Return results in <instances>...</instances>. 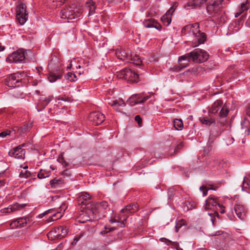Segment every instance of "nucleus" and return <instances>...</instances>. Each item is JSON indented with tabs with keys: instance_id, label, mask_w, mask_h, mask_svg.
I'll return each mask as SVG.
<instances>
[{
	"instance_id": "1",
	"label": "nucleus",
	"mask_w": 250,
	"mask_h": 250,
	"mask_svg": "<svg viewBox=\"0 0 250 250\" xmlns=\"http://www.w3.org/2000/svg\"><path fill=\"white\" fill-rule=\"evenodd\" d=\"M208 53L199 48H197L192 52L187 53L179 58V70L185 68L188 64V62L192 61L196 63H202L208 60Z\"/></svg>"
},
{
	"instance_id": "2",
	"label": "nucleus",
	"mask_w": 250,
	"mask_h": 250,
	"mask_svg": "<svg viewBox=\"0 0 250 250\" xmlns=\"http://www.w3.org/2000/svg\"><path fill=\"white\" fill-rule=\"evenodd\" d=\"M184 34H188L192 35L193 39L192 41L193 47H195L200 44L204 43L206 40V36L204 33L199 30L198 23L188 24L184 27L182 30Z\"/></svg>"
},
{
	"instance_id": "3",
	"label": "nucleus",
	"mask_w": 250,
	"mask_h": 250,
	"mask_svg": "<svg viewBox=\"0 0 250 250\" xmlns=\"http://www.w3.org/2000/svg\"><path fill=\"white\" fill-rule=\"evenodd\" d=\"M225 205L223 204L221 199H217L213 196H209L205 201L204 205V208L205 210H210L214 212L213 214L215 216L218 215V211L223 214L225 212V208L226 207V203Z\"/></svg>"
},
{
	"instance_id": "4",
	"label": "nucleus",
	"mask_w": 250,
	"mask_h": 250,
	"mask_svg": "<svg viewBox=\"0 0 250 250\" xmlns=\"http://www.w3.org/2000/svg\"><path fill=\"white\" fill-rule=\"evenodd\" d=\"M81 11L76 10L74 5H67L61 10L60 13V17L62 19L71 20L79 17Z\"/></svg>"
},
{
	"instance_id": "5",
	"label": "nucleus",
	"mask_w": 250,
	"mask_h": 250,
	"mask_svg": "<svg viewBox=\"0 0 250 250\" xmlns=\"http://www.w3.org/2000/svg\"><path fill=\"white\" fill-rule=\"evenodd\" d=\"M34 222L33 217L31 215H28L18 218L12 221L10 223V226L11 229L28 228L32 226Z\"/></svg>"
},
{
	"instance_id": "6",
	"label": "nucleus",
	"mask_w": 250,
	"mask_h": 250,
	"mask_svg": "<svg viewBox=\"0 0 250 250\" xmlns=\"http://www.w3.org/2000/svg\"><path fill=\"white\" fill-rule=\"evenodd\" d=\"M24 76V73L18 72L14 73L5 79V84L11 87L19 86L23 81L22 78Z\"/></svg>"
},
{
	"instance_id": "7",
	"label": "nucleus",
	"mask_w": 250,
	"mask_h": 250,
	"mask_svg": "<svg viewBox=\"0 0 250 250\" xmlns=\"http://www.w3.org/2000/svg\"><path fill=\"white\" fill-rule=\"evenodd\" d=\"M68 234V229L66 227L61 226L55 228L50 231L47 234L48 237L50 239H61L65 237Z\"/></svg>"
},
{
	"instance_id": "8",
	"label": "nucleus",
	"mask_w": 250,
	"mask_h": 250,
	"mask_svg": "<svg viewBox=\"0 0 250 250\" xmlns=\"http://www.w3.org/2000/svg\"><path fill=\"white\" fill-rule=\"evenodd\" d=\"M16 17L19 23L23 25L28 19V13L26 6L24 4L20 3L16 9Z\"/></svg>"
},
{
	"instance_id": "9",
	"label": "nucleus",
	"mask_w": 250,
	"mask_h": 250,
	"mask_svg": "<svg viewBox=\"0 0 250 250\" xmlns=\"http://www.w3.org/2000/svg\"><path fill=\"white\" fill-rule=\"evenodd\" d=\"M223 0H208V4L207 7L208 13L213 17L219 15L220 12L219 5Z\"/></svg>"
},
{
	"instance_id": "10",
	"label": "nucleus",
	"mask_w": 250,
	"mask_h": 250,
	"mask_svg": "<svg viewBox=\"0 0 250 250\" xmlns=\"http://www.w3.org/2000/svg\"><path fill=\"white\" fill-rule=\"evenodd\" d=\"M25 58L24 52L22 49H19L9 55L6 58V62L10 63L21 62Z\"/></svg>"
},
{
	"instance_id": "11",
	"label": "nucleus",
	"mask_w": 250,
	"mask_h": 250,
	"mask_svg": "<svg viewBox=\"0 0 250 250\" xmlns=\"http://www.w3.org/2000/svg\"><path fill=\"white\" fill-rule=\"evenodd\" d=\"M105 117L102 113L95 111L91 113L89 116V119L95 125H98L103 122L104 120Z\"/></svg>"
},
{
	"instance_id": "12",
	"label": "nucleus",
	"mask_w": 250,
	"mask_h": 250,
	"mask_svg": "<svg viewBox=\"0 0 250 250\" xmlns=\"http://www.w3.org/2000/svg\"><path fill=\"white\" fill-rule=\"evenodd\" d=\"M24 145H20L13 149H11L9 152V156L13 157L16 159L23 158L25 155V150L22 148V146Z\"/></svg>"
},
{
	"instance_id": "13",
	"label": "nucleus",
	"mask_w": 250,
	"mask_h": 250,
	"mask_svg": "<svg viewBox=\"0 0 250 250\" xmlns=\"http://www.w3.org/2000/svg\"><path fill=\"white\" fill-rule=\"evenodd\" d=\"M26 206V204H19L18 203H15L10 205L6 208L2 209L1 210V212L3 213H10L18 210H20Z\"/></svg>"
},
{
	"instance_id": "14",
	"label": "nucleus",
	"mask_w": 250,
	"mask_h": 250,
	"mask_svg": "<svg viewBox=\"0 0 250 250\" xmlns=\"http://www.w3.org/2000/svg\"><path fill=\"white\" fill-rule=\"evenodd\" d=\"M91 213H93V212H91L90 210L85 209L84 211H81L78 216L77 221L84 223L89 221L90 219V215Z\"/></svg>"
},
{
	"instance_id": "15",
	"label": "nucleus",
	"mask_w": 250,
	"mask_h": 250,
	"mask_svg": "<svg viewBox=\"0 0 250 250\" xmlns=\"http://www.w3.org/2000/svg\"><path fill=\"white\" fill-rule=\"evenodd\" d=\"M117 58L123 61V62H130L131 57L130 53L127 52L125 50H117L116 53Z\"/></svg>"
},
{
	"instance_id": "16",
	"label": "nucleus",
	"mask_w": 250,
	"mask_h": 250,
	"mask_svg": "<svg viewBox=\"0 0 250 250\" xmlns=\"http://www.w3.org/2000/svg\"><path fill=\"white\" fill-rule=\"evenodd\" d=\"M97 208L98 210V213L101 214L104 217L105 216L106 213L109 211L108 208V204L106 201H102L97 204Z\"/></svg>"
},
{
	"instance_id": "17",
	"label": "nucleus",
	"mask_w": 250,
	"mask_h": 250,
	"mask_svg": "<svg viewBox=\"0 0 250 250\" xmlns=\"http://www.w3.org/2000/svg\"><path fill=\"white\" fill-rule=\"evenodd\" d=\"M234 210L237 217L241 220L245 218L246 213V210L245 207L242 205H236L234 207Z\"/></svg>"
},
{
	"instance_id": "18",
	"label": "nucleus",
	"mask_w": 250,
	"mask_h": 250,
	"mask_svg": "<svg viewBox=\"0 0 250 250\" xmlns=\"http://www.w3.org/2000/svg\"><path fill=\"white\" fill-rule=\"evenodd\" d=\"M172 9V8H170L166 13L161 17L162 22L166 26H168L171 22V16L174 12V9L171 12Z\"/></svg>"
},
{
	"instance_id": "19",
	"label": "nucleus",
	"mask_w": 250,
	"mask_h": 250,
	"mask_svg": "<svg viewBox=\"0 0 250 250\" xmlns=\"http://www.w3.org/2000/svg\"><path fill=\"white\" fill-rule=\"evenodd\" d=\"M77 199L79 204L86 205L91 199V196L87 192H82L79 194Z\"/></svg>"
},
{
	"instance_id": "20",
	"label": "nucleus",
	"mask_w": 250,
	"mask_h": 250,
	"mask_svg": "<svg viewBox=\"0 0 250 250\" xmlns=\"http://www.w3.org/2000/svg\"><path fill=\"white\" fill-rule=\"evenodd\" d=\"M139 208L137 204H130L127 205L124 208L121 210L122 213H132L136 212Z\"/></svg>"
},
{
	"instance_id": "21",
	"label": "nucleus",
	"mask_w": 250,
	"mask_h": 250,
	"mask_svg": "<svg viewBox=\"0 0 250 250\" xmlns=\"http://www.w3.org/2000/svg\"><path fill=\"white\" fill-rule=\"evenodd\" d=\"M241 126L242 132L245 135H249L250 134V123L247 120L244 119L241 122Z\"/></svg>"
},
{
	"instance_id": "22",
	"label": "nucleus",
	"mask_w": 250,
	"mask_h": 250,
	"mask_svg": "<svg viewBox=\"0 0 250 250\" xmlns=\"http://www.w3.org/2000/svg\"><path fill=\"white\" fill-rule=\"evenodd\" d=\"M223 102L221 100H217L215 101L209 109L210 113L215 114L222 107Z\"/></svg>"
},
{
	"instance_id": "23",
	"label": "nucleus",
	"mask_w": 250,
	"mask_h": 250,
	"mask_svg": "<svg viewBox=\"0 0 250 250\" xmlns=\"http://www.w3.org/2000/svg\"><path fill=\"white\" fill-rule=\"evenodd\" d=\"M154 96V94L153 93H149L148 95L144 97L141 100H138L137 101H135L134 104H131L132 102L133 101V100H134L133 98H130L129 102H130V104L132 105L136 104H142Z\"/></svg>"
},
{
	"instance_id": "24",
	"label": "nucleus",
	"mask_w": 250,
	"mask_h": 250,
	"mask_svg": "<svg viewBox=\"0 0 250 250\" xmlns=\"http://www.w3.org/2000/svg\"><path fill=\"white\" fill-rule=\"evenodd\" d=\"M130 55L131 57L130 62H128L133 63L138 65L142 64V61L138 55L132 54L131 52L130 53Z\"/></svg>"
},
{
	"instance_id": "25",
	"label": "nucleus",
	"mask_w": 250,
	"mask_h": 250,
	"mask_svg": "<svg viewBox=\"0 0 250 250\" xmlns=\"http://www.w3.org/2000/svg\"><path fill=\"white\" fill-rule=\"evenodd\" d=\"M85 7L89 11V15L93 14L95 12V3L92 0H89L85 3Z\"/></svg>"
},
{
	"instance_id": "26",
	"label": "nucleus",
	"mask_w": 250,
	"mask_h": 250,
	"mask_svg": "<svg viewBox=\"0 0 250 250\" xmlns=\"http://www.w3.org/2000/svg\"><path fill=\"white\" fill-rule=\"evenodd\" d=\"M52 96H49L47 98L44 97H41L40 98V105L42 106V108H44L48 103L52 100Z\"/></svg>"
},
{
	"instance_id": "27",
	"label": "nucleus",
	"mask_w": 250,
	"mask_h": 250,
	"mask_svg": "<svg viewBox=\"0 0 250 250\" xmlns=\"http://www.w3.org/2000/svg\"><path fill=\"white\" fill-rule=\"evenodd\" d=\"M108 104L112 106L116 107L117 106H125V103L122 99H119L118 100H108Z\"/></svg>"
},
{
	"instance_id": "28",
	"label": "nucleus",
	"mask_w": 250,
	"mask_h": 250,
	"mask_svg": "<svg viewBox=\"0 0 250 250\" xmlns=\"http://www.w3.org/2000/svg\"><path fill=\"white\" fill-rule=\"evenodd\" d=\"M139 81V76L138 74L131 70V74L129 76L128 82L130 83H137Z\"/></svg>"
},
{
	"instance_id": "29",
	"label": "nucleus",
	"mask_w": 250,
	"mask_h": 250,
	"mask_svg": "<svg viewBox=\"0 0 250 250\" xmlns=\"http://www.w3.org/2000/svg\"><path fill=\"white\" fill-rule=\"evenodd\" d=\"M160 240L162 242H164V240H165L166 243L167 245H170L172 247L175 248L177 249V250H183L182 248L179 247V244L177 242H172L170 240L163 238H161Z\"/></svg>"
},
{
	"instance_id": "30",
	"label": "nucleus",
	"mask_w": 250,
	"mask_h": 250,
	"mask_svg": "<svg viewBox=\"0 0 250 250\" xmlns=\"http://www.w3.org/2000/svg\"><path fill=\"white\" fill-rule=\"evenodd\" d=\"M221 134V132L217 130L216 127L212 128L210 131L209 140H212L216 138Z\"/></svg>"
},
{
	"instance_id": "31",
	"label": "nucleus",
	"mask_w": 250,
	"mask_h": 250,
	"mask_svg": "<svg viewBox=\"0 0 250 250\" xmlns=\"http://www.w3.org/2000/svg\"><path fill=\"white\" fill-rule=\"evenodd\" d=\"M184 211H187L188 210L192 209L195 208V205L194 203H191L188 201H186L183 204L182 206Z\"/></svg>"
},
{
	"instance_id": "32",
	"label": "nucleus",
	"mask_w": 250,
	"mask_h": 250,
	"mask_svg": "<svg viewBox=\"0 0 250 250\" xmlns=\"http://www.w3.org/2000/svg\"><path fill=\"white\" fill-rule=\"evenodd\" d=\"M62 212L61 211H57L56 213H54L53 215L50 217L47 220V222H51L56 220L58 219L61 218L62 217Z\"/></svg>"
},
{
	"instance_id": "33",
	"label": "nucleus",
	"mask_w": 250,
	"mask_h": 250,
	"mask_svg": "<svg viewBox=\"0 0 250 250\" xmlns=\"http://www.w3.org/2000/svg\"><path fill=\"white\" fill-rule=\"evenodd\" d=\"M173 123L176 129L181 130L183 128V123L181 119H175Z\"/></svg>"
},
{
	"instance_id": "34",
	"label": "nucleus",
	"mask_w": 250,
	"mask_h": 250,
	"mask_svg": "<svg viewBox=\"0 0 250 250\" xmlns=\"http://www.w3.org/2000/svg\"><path fill=\"white\" fill-rule=\"evenodd\" d=\"M48 2H52V6L56 8L63 4L66 0H47Z\"/></svg>"
},
{
	"instance_id": "35",
	"label": "nucleus",
	"mask_w": 250,
	"mask_h": 250,
	"mask_svg": "<svg viewBox=\"0 0 250 250\" xmlns=\"http://www.w3.org/2000/svg\"><path fill=\"white\" fill-rule=\"evenodd\" d=\"M50 172L46 170L41 169L38 174V177L40 179H43L49 177Z\"/></svg>"
},
{
	"instance_id": "36",
	"label": "nucleus",
	"mask_w": 250,
	"mask_h": 250,
	"mask_svg": "<svg viewBox=\"0 0 250 250\" xmlns=\"http://www.w3.org/2000/svg\"><path fill=\"white\" fill-rule=\"evenodd\" d=\"M154 22H155V20L148 19L144 21V25L146 28H153Z\"/></svg>"
},
{
	"instance_id": "37",
	"label": "nucleus",
	"mask_w": 250,
	"mask_h": 250,
	"mask_svg": "<svg viewBox=\"0 0 250 250\" xmlns=\"http://www.w3.org/2000/svg\"><path fill=\"white\" fill-rule=\"evenodd\" d=\"M200 121L203 124L210 125L214 122V121L212 119H208L207 117H204L200 119Z\"/></svg>"
},
{
	"instance_id": "38",
	"label": "nucleus",
	"mask_w": 250,
	"mask_h": 250,
	"mask_svg": "<svg viewBox=\"0 0 250 250\" xmlns=\"http://www.w3.org/2000/svg\"><path fill=\"white\" fill-rule=\"evenodd\" d=\"M229 110L226 105L222 107L220 112V116L221 117H226L228 114Z\"/></svg>"
},
{
	"instance_id": "39",
	"label": "nucleus",
	"mask_w": 250,
	"mask_h": 250,
	"mask_svg": "<svg viewBox=\"0 0 250 250\" xmlns=\"http://www.w3.org/2000/svg\"><path fill=\"white\" fill-rule=\"evenodd\" d=\"M243 185L242 188H247V186L250 188V174L244 178Z\"/></svg>"
},
{
	"instance_id": "40",
	"label": "nucleus",
	"mask_w": 250,
	"mask_h": 250,
	"mask_svg": "<svg viewBox=\"0 0 250 250\" xmlns=\"http://www.w3.org/2000/svg\"><path fill=\"white\" fill-rule=\"evenodd\" d=\"M125 73H126V68L117 72L116 73V76L119 79L125 80Z\"/></svg>"
},
{
	"instance_id": "41",
	"label": "nucleus",
	"mask_w": 250,
	"mask_h": 250,
	"mask_svg": "<svg viewBox=\"0 0 250 250\" xmlns=\"http://www.w3.org/2000/svg\"><path fill=\"white\" fill-rule=\"evenodd\" d=\"M30 172L28 171L25 167H24L20 173V176L21 178H27L30 176Z\"/></svg>"
},
{
	"instance_id": "42",
	"label": "nucleus",
	"mask_w": 250,
	"mask_h": 250,
	"mask_svg": "<svg viewBox=\"0 0 250 250\" xmlns=\"http://www.w3.org/2000/svg\"><path fill=\"white\" fill-rule=\"evenodd\" d=\"M249 8V5L248 1L247 0L245 2L241 4V6L239 10H240V11H242V13L243 12L247 11Z\"/></svg>"
},
{
	"instance_id": "43",
	"label": "nucleus",
	"mask_w": 250,
	"mask_h": 250,
	"mask_svg": "<svg viewBox=\"0 0 250 250\" xmlns=\"http://www.w3.org/2000/svg\"><path fill=\"white\" fill-rule=\"evenodd\" d=\"M60 75H56L54 74H50L48 76V80L51 83L55 82L57 79L61 78Z\"/></svg>"
},
{
	"instance_id": "44",
	"label": "nucleus",
	"mask_w": 250,
	"mask_h": 250,
	"mask_svg": "<svg viewBox=\"0 0 250 250\" xmlns=\"http://www.w3.org/2000/svg\"><path fill=\"white\" fill-rule=\"evenodd\" d=\"M66 78L70 81H75L76 80V75L72 72H68L66 76Z\"/></svg>"
},
{
	"instance_id": "45",
	"label": "nucleus",
	"mask_w": 250,
	"mask_h": 250,
	"mask_svg": "<svg viewBox=\"0 0 250 250\" xmlns=\"http://www.w3.org/2000/svg\"><path fill=\"white\" fill-rule=\"evenodd\" d=\"M127 215H126V217L124 219V220L122 221V222H119V221H117L115 218H113V219H111L109 221L111 223H115V222H118V223H120V225H121V227H125V223H124V222L126 221V218L127 217Z\"/></svg>"
},
{
	"instance_id": "46",
	"label": "nucleus",
	"mask_w": 250,
	"mask_h": 250,
	"mask_svg": "<svg viewBox=\"0 0 250 250\" xmlns=\"http://www.w3.org/2000/svg\"><path fill=\"white\" fill-rule=\"evenodd\" d=\"M53 209H49L47 210H46L45 211H44L43 213H41L39 215H38L37 216V218H38V219H41V218H42L44 216H45L46 214H48L49 213H51V212H53Z\"/></svg>"
},
{
	"instance_id": "47",
	"label": "nucleus",
	"mask_w": 250,
	"mask_h": 250,
	"mask_svg": "<svg viewBox=\"0 0 250 250\" xmlns=\"http://www.w3.org/2000/svg\"><path fill=\"white\" fill-rule=\"evenodd\" d=\"M83 234L81 233L79 235H76L74 239L73 242H72V245H76L77 243L79 241V240L83 237Z\"/></svg>"
},
{
	"instance_id": "48",
	"label": "nucleus",
	"mask_w": 250,
	"mask_h": 250,
	"mask_svg": "<svg viewBox=\"0 0 250 250\" xmlns=\"http://www.w3.org/2000/svg\"><path fill=\"white\" fill-rule=\"evenodd\" d=\"M176 224L180 228H181L182 226L187 225L186 221L184 219L179 220L178 221H176Z\"/></svg>"
},
{
	"instance_id": "49",
	"label": "nucleus",
	"mask_w": 250,
	"mask_h": 250,
	"mask_svg": "<svg viewBox=\"0 0 250 250\" xmlns=\"http://www.w3.org/2000/svg\"><path fill=\"white\" fill-rule=\"evenodd\" d=\"M193 2H194L193 0H191V1H189L184 5V7L186 9H189L190 7H191V8L195 7V6H194V4H193Z\"/></svg>"
},
{
	"instance_id": "50",
	"label": "nucleus",
	"mask_w": 250,
	"mask_h": 250,
	"mask_svg": "<svg viewBox=\"0 0 250 250\" xmlns=\"http://www.w3.org/2000/svg\"><path fill=\"white\" fill-rule=\"evenodd\" d=\"M67 208V204L65 202H63L61 204V205L59 207V209L60 210V211H63V212L65 211V210Z\"/></svg>"
},
{
	"instance_id": "51",
	"label": "nucleus",
	"mask_w": 250,
	"mask_h": 250,
	"mask_svg": "<svg viewBox=\"0 0 250 250\" xmlns=\"http://www.w3.org/2000/svg\"><path fill=\"white\" fill-rule=\"evenodd\" d=\"M58 161L59 163H62L64 165V167H67L68 166V163L66 162L62 156L59 157L58 159Z\"/></svg>"
},
{
	"instance_id": "52",
	"label": "nucleus",
	"mask_w": 250,
	"mask_h": 250,
	"mask_svg": "<svg viewBox=\"0 0 250 250\" xmlns=\"http://www.w3.org/2000/svg\"><path fill=\"white\" fill-rule=\"evenodd\" d=\"M201 191H202L203 196H205L208 194V191L209 189L215 190L216 188H199Z\"/></svg>"
},
{
	"instance_id": "53",
	"label": "nucleus",
	"mask_w": 250,
	"mask_h": 250,
	"mask_svg": "<svg viewBox=\"0 0 250 250\" xmlns=\"http://www.w3.org/2000/svg\"><path fill=\"white\" fill-rule=\"evenodd\" d=\"M131 74V70L129 68H126V73H125V80L127 81L129 76H130Z\"/></svg>"
},
{
	"instance_id": "54",
	"label": "nucleus",
	"mask_w": 250,
	"mask_h": 250,
	"mask_svg": "<svg viewBox=\"0 0 250 250\" xmlns=\"http://www.w3.org/2000/svg\"><path fill=\"white\" fill-rule=\"evenodd\" d=\"M135 121L138 123L139 126H142V121L139 115H137L135 118Z\"/></svg>"
},
{
	"instance_id": "55",
	"label": "nucleus",
	"mask_w": 250,
	"mask_h": 250,
	"mask_svg": "<svg viewBox=\"0 0 250 250\" xmlns=\"http://www.w3.org/2000/svg\"><path fill=\"white\" fill-rule=\"evenodd\" d=\"M62 175L64 177H69L71 175V173L69 170L66 169L62 172Z\"/></svg>"
},
{
	"instance_id": "56",
	"label": "nucleus",
	"mask_w": 250,
	"mask_h": 250,
	"mask_svg": "<svg viewBox=\"0 0 250 250\" xmlns=\"http://www.w3.org/2000/svg\"><path fill=\"white\" fill-rule=\"evenodd\" d=\"M153 27H154V28H156L157 29L160 30H161L162 26H161V25L159 23H158L155 21V22H154Z\"/></svg>"
},
{
	"instance_id": "57",
	"label": "nucleus",
	"mask_w": 250,
	"mask_h": 250,
	"mask_svg": "<svg viewBox=\"0 0 250 250\" xmlns=\"http://www.w3.org/2000/svg\"><path fill=\"white\" fill-rule=\"evenodd\" d=\"M8 186V183L4 180H0V187Z\"/></svg>"
},
{
	"instance_id": "58",
	"label": "nucleus",
	"mask_w": 250,
	"mask_h": 250,
	"mask_svg": "<svg viewBox=\"0 0 250 250\" xmlns=\"http://www.w3.org/2000/svg\"><path fill=\"white\" fill-rule=\"evenodd\" d=\"M9 131H6L2 132L0 133V137H4L9 134Z\"/></svg>"
},
{
	"instance_id": "59",
	"label": "nucleus",
	"mask_w": 250,
	"mask_h": 250,
	"mask_svg": "<svg viewBox=\"0 0 250 250\" xmlns=\"http://www.w3.org/2000/svg\"><path fill=\"white\" fill-rule=\"evenodd\" d=\"M61 182V180L53 179V180L50 181V184L51 185H53L55 184H59Z\"/></svg>"
},
{
	"instance_id": "60",
	"label": "nucleus",
	"mask_w": 250,
	"mask_h": 250,
	"mask_svg": "<svg viewBox=\"0 0 250 250\" xmlns=\"http://www.w3.org/2000/svg\"><path fill=\"white\" fill-rule=\"evenodd\" d=\"M178 3L177 2H174L173 3L172 6L170 7V8H172V9L171 10V12H172V10L174 9L175 10V9L176 8V7L178 6Z\"/></svg>"
},
{
	"instance_id": "61",
	"label": "nucleus",
	"mask_w": 250,
	"mask_h": 250,
	"mask_svg": "<svg viewBox=\"0 0 250 250\" xmlns=\"http://www.w3.org/2000/svg\"><path fill=\"white\" fill-rule=\"evenodd\" d=\"M14 96L16 97H17V98H23V94L22 93H21L20 94H17V93H14Z\"/></svg>"
},
{
	"instance_id": "62",
	"label": "nucleus",
	"mask_w": 250,
	"mask_h": 250,
	"mask_svg": "<svg viewBox=\"0 0 250 250\" xmlns=\"http://www.w3.org/2000/svg\"><path fill=\"white\" fill-rule=\"evenodd\" d=\"M183 146V144L180 143L179 145L177 146L175 148V152H177L178 151V150Z\"/></svg>"
},
{
	"instance_id": "63",
	"label": "nucleus",
	"mask_w": 250,
	"mask_h": 250,
	"mask_svg": "<svg viewBox=\"0 0 250 250\" xmlns=\"http://www.w3.org/2000/svg\"><path fill=\"white\" fill-rule=\"evenodd\" d=\"M221 234V232L220 231H216L215 232H213L210 234L211 236H218L220 235Z\"/></svg>"
},
{
	"instance_id": "64",
	"label": "nucleus",
	"mask_w": 250,
	"mask_h": 250,
	"mask_svg": "<svg viewBox=\"0 0 250 250\" xmlns=\"http://www.w3.org/2000/svg\"><path fill=\"white\" fill-rule=\"evenodd\" d=\"M246 114L250 117V104L249 105L246 109Z\"/></svg>"
}]
</instances>
